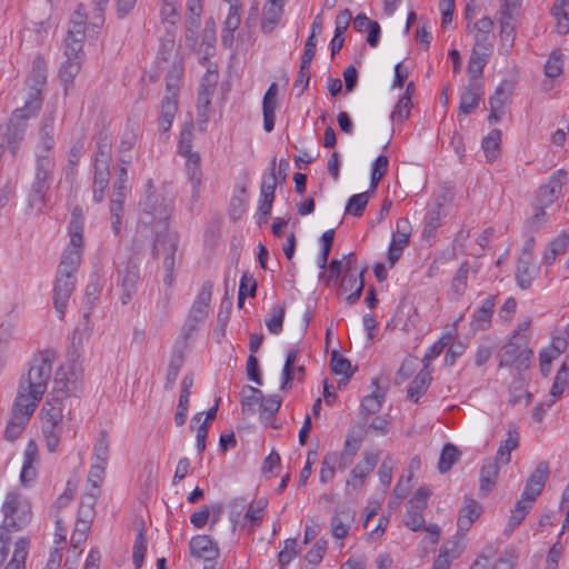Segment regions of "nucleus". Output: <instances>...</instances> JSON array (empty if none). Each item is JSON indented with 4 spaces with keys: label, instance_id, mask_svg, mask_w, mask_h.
Segmentation results:
<instances>
[{
    "label": "nucleus",
    "instance_id": "obj_28",
    "mask_svg": "<svg viewBox=\"0 0 569 569\" xmlns=\"http://www.w3.org/2000/svg\"><path fill=\"white\" fill-rule=\"evenodd\" d=\"M212 289H213L212 282L206 281L202 283V286L196 297V300L193 301V303L189 310V313H191V315L196 316V318L198 317V319H202L204 321V319L209 315V310H210Z\"/></svg>",
    "mask_w": 569,
    "mask_h": 569
},
{
    "label": "nucleus",
    "instance_id": "obj_42",
    "mask_svg": "<svg viewBox=\"0 0 569 569\" xmlns=\"http://www.w3.org/2000/svg\"><path fill=\"white\" fill-rule=\"evenodd\" d=\"M569 381V359H567L558 370L553 385L550 390L551 399L547 403L550 407L558 398L561 397Z\"/></svg>",
    "mask_w": 569,
    "mask_h": 569
},
{
    "label": "nucleus",
    "instance_id": "obj_60",
    "mask_svg": "<svg viewBox=\"0 0 569 569\" xmlns=\"http://www.w3.org/2000/svg\"><path fill=\"white\" fill-rule=\"evenodd\" d=\"M283 318L284 305L279 303L272 307L269 317L266 319L268 330L273 335L280 333L282 330Z\"/></svg>",
    "mask_w": 569,
    "mask_h": 569
},
{
    "label": "nucleus",
    "instance_id": "obj_33",
    "mask_svg": "<svg viewBox=\"0 0 569 569\" xmlns=\"http://www.w3.org/2000/svg\"><path fill=\"white\" fill-rule=\"evenodd\" d=\"M183 67L181 61H174L166 74V94L163 99L177 101L181 86Z\"/></svg>",
    "mask_w": 569,
    "mask_h": 569
},
{
    "label": "nucleus",
    "instance_id": "obj_50",
    "mask_svg": "<svg viewBox=\"0 0 569 569\" xmlns=\"http://www.w3.org/2000/svg\"><path fill=\"white\" fill-rule=\"evenodd\" d=\"M50 180L34 177L29 196L30 206L42 210L46 204V194Z\"/></svg>",
    "mask_w": 569,
    "mask_h": 569
},
{
    "label": "nucleus",
    "instance_id": "obj_15",
    "mask_svg": "<svg viewBox=\"0 0 569 569\" xmlns=\"http://www.w3.org/2000/svg\"><path fill=\"white\" fill-rule=\"evenodd\" d=\"M203 0H187L186 3V39L196 42L198 39V30L201 24L202 4Z\"/></svg>",
    "mask_w": 569,
    "mask_h": 569
},
{
    "label": "nucleus",
    "instance_id": "obj_49",
    "mask_svg": "<svg viewBox=\"0 0 569 569\" xmlns=\"http://www.w3.org/2000/svg\"><path fill=\"white\" fill-rule=\"evenodd\" d=\"M552 14L557 21V30L561 34L569 32V0H556Z\"/></svg>",
    "mask_w": 569,
    "mask_h": 569
},
{
    "label": "nucleus",
    "instance_id": "obj_3",
    "mask_svg": "<svg viewBox=\"0 0 569 569\" xmlns=\"http://www.w3.org/2000/svg\"><path fill=\"white\" fill-rule=\"evenodd\" d=\"M84 214L80 207H74L68 227L69 242L62 253L59 273L74 276L81 263L83 252Z\"/></svg>",
    "mask_w": 569,
    "mask_h": 569
},
{
    "label": "nucleus",
    "instance_id": "obj_47",
    "mask_svg": "<svg viewBox=\"0 0 569 569\" xmlns=\"http://www.w3.org/2000/svg\"><path fill=\"white\" fill-rule=\"evenodd\" d=\"M194 139V128L192 122H188L183 126L179 142H178V153L183 157L198 156V152L192 150V143Z\"/></svg>",
    "mask_w": 569,
    "mask_h": 569
},
{
    "label": "nucleus",
    "instance_id": "obj_46",
    "mask_svg": "<svg viewBox=\"0 0 569 569\" xmlns=\"http://www.w3.org/2000/svg\"><path fill=\"white\" fill-rule=\"evenodd\" d=\"M431 380V373L429 369L421 370L415 379L411 381L408 388V398L411 401L417 402L421 395H423Z\"/></svg>",
    "mask_w": 569,
    "mask_h": 569
},
{
    "label": "nucleus",
    "instance_id": "obj_57",
    "mask_svg": "<svg viewBox=\"0 0 569 569\" xmlns=\"http://www.w3.org/2000/svg\"><path fill=\"white\" fill-rule=\"evenodd\" d=\"M481 92L475 87H468L460 97L459 111L462 114H468L473 110L480 100Z\"/></svg>",
    "mask_w": 569,
    "mask_h": 569
},
{
    "label": "nucleus",
    "instance_id": "obj_39",
    "mask_svg": "<svg viewBox=\"0 0 569 569\" xmlns=\"http://www.w3.org/2000/svg\"><path fill=\"white\" fill-rule=\"evenodd\" d=\"M178 110V101L170 99H162L161 101V114L158 122V128L161 136H164L167 140V133L170 130L173 119Z\"/></svg>",
    "mask_w": 569,
    "mask_h": 569
},
{
    "label": "nucleus",
    "instance_id": "obj_38",
    "mask_svg": "<svg viewBox=\"0 0 569 569\" xmlns=\"http://www.w3.org/2000/svg\"><path fill=\"white\" fill-rule=\"evenodd\" d=\"M180 0H161L160 19L163 24H168L167 29L174 30L180 21Z\"/></svg>",
    "mask_w": 569,
    "mask_h": 569
},
{
    "label": "nucleus",
    "instance_id": "obj_34",
    "mask_svg": "<svg viewBox=\"0 0 569 569\" xmlns=\"http://www.w3.org/2000/svg\"><path fill=\"white\" fill-rule=\"evenodd\" d=\"M158 61L159 63L161 61L171 62V64H173L174 61H181L176 48L174 30L167 29L166 34L162 37L158 51Z\"/></svg>",
    "mask_w": 569,
    "mask_h": 569
},
{
    "label": "nucleus",
    "instance_id": "obj_61",
    "mask_svg": "<svg viewBox=\"0 0 569 569\" xmlns=\"http://www.w3.org/2000/svg\"><path fill=\"white\" fill-rule=\"evenodd\" d=\"M369 201V192L353 194L348 200L346 213L361 217Z\"/></svg>",
    "mask_w": 569,
    "mask_h": 569
},
{
    "label": "nucleus",
    "instance_id": "obj_22",
    "mask_svg": "<svg viewBox=\"0 0 569 569\" xmlns=\"http://www.w3.org/2000/svg\"><path fill=\"white\" fill-rule=\"evenodd\" d=\"M57 110L52 109L48 114L44 116L41 127L39 130V142L36 147V151H43L44 153L52 152L56 144L54 140V121Z\"/></svg>",
    "mask_w": 569,
    "mask_h": 569
},
{
    "label": "nucleus",
    "instance_id": "obj_45",
    "mask_svg": "<svg viewBox=\"0 0 569 569\" xmlns=\"http://www.w3.org/2000/svg\"><path fill=\"white\" fill-rule=\"evenodd\" d=\"M366 433V429L361 426L350 429L341 452L346 453L347 456L355 457L365 440Z\"/></svg>",
    "mask_w": 569,
    "mask_h": 569
},
{
    "label": "nucleus",
    "instance_id": "obj_63",
    "mask_svg": "<svg viewBox=\"0 0 569 569\" xmlns=\"http://www.w3.org/2000/svg\"><path fill=\"white\" fill-rule=\"evenodd\" d=\"M338 456L336 452H329L325 456L321 462L319 479L322 483L331 481L336 473Z\"/></svg>",
    "mask_w": 569,
    "mask_h": 569
},
{
    "label": "nucleus",
    "instance_id": "obj_26",
    "mask_svg": "<svg viewBox=\"0 0 569 569\" xmlns=\"http://www.w3.org/2000/svg\"><path fill=\"white\" fill-rule=\"evenodd\" d=\"M495 309V297H487L481 307L472 315L470 328L473 332L487 330L491 325V318Z\"/></svg>",
    "mask_w": 569,
    "mask_h": 569
},
{
    "label": "nucleus",
    "instance_id": "obj_58",
    "mask_svg": "<svg viewBox=\"0 0 569 569\" xmlns=\"http://www.w3.org/2000/svg\"><path fill=\"white\" fill-rule=\"evenodd\" d=\"M109 460V439L106 431H101L93 447L92 462L107 465Z\"/></svg>",
    "mask_w": 569,
    "mask_h": 569
},
{
    "label": "nucleus",
    "instance_id": "obj_13",
    "mask_svg": "<svg viewBox=\"0 0 569 569\" xmlns=\"http://www.w3.org/2000/svg\"><path fill=\"white\" fill-rule=\"evenodd\" d=\"M74 276L57 272V278L53 287V305L60 319H62L66 313L69 299L74 289Z\"/></svg>",
    "mask_w": 569,
    "mask_h": 569
},
{
    "label": "nucleus",
    "instance_id": "obj_2",
    "mask_svg": "<svg viewBox=\"0 0 569 569\" xmlns=\"http://www.w3.org/2000/svg\"><path fill=\"white\" fill-rule=\"evenodd\" d=\"M52 357L48 353L36 356L28 372L21 377L17 397H22L28 406L37 408L52 375Z\"/></svg>",
    "mask_w": 569,
    "mask_h": 569
},
{
    "label": "nucleus",
    "instance_id": "obj_54",
    "mask_svg": "<svg viewBox=\"0 0 569 569\" xmlns=\"http://www.w3.org/2000/svg\"><path fill=\"white\" fill-rule=\"evenodd\" d=\"M513 84L511 81H502L496 88L495 93L489 99L490 109L505 110V106L509 96L511 94Z\"/></svg>",
    "mask_w": 569,
    "mask_h": 569
},
{
    "label": "nucleus",
    "instance_id": "obj_21",
    "mask_svg": "<svg viewBox=\"0 0 569 569\" xmlns=\"http://www.w3.org/2000/svg\"><path fill=\"white\" fill-rule=\"evenodd\" d=\"M139 280V268L136 264L128 263L126 268L119 272V283L122 289L121 302L123 305H127L137 292Z\"/></svg>",
    "mask_w": 569,
    "mask_h": 569
},
{
    "label": "nucleus",
    "instance_id": "obj_25",
    "mask_svg": "<svg viewBox=\"0 0 569 569\" xmlns=\"http://www.w3.org/2000/svg\"><path fill=\"white\" fill-rule=\"evenodd\" d=\"M278 84L272 82L264 93L262 100L263 129L271 132L274 128V112L278 106Z\"/></svg>",
    "mask_w": 569,
    "mask_h": 569
},
{
    "label": "nucleus",
    "instance_id": "obj_11",
    "mask_svg": "<svg viewBox=\"0 0 569 569\" xmlns=\"http://www.w3.org/2000/svg\"><path fill=\"white\" fill-rule=\"evenodd\" d=\"M24 401L26 400L22 397H17L14 400L12 415L4 431V437L8 440L13 441L21 435L26 425L30 420V417L36 410L24 403Z\"/></svg>",
    "mask_w": 569,
    "mask_h": 569
},
{
    "label": "nucleus",
    "instance_id": "obj_37",
    "mask_svg": "<svg viewBox=\"0 0 569 569\" xmlns=\"http://www.w3.org/2000/svg\"><path fill=\"white\" fill-rule=\"evenodd\" d=\"M481 513V506L475 500H468L466 506L460 510L457 526L458 530L466 532L472 523L479 518Z\"/></svg>",
    "mask_w": 569,
    "mask_h": 569
},
{
    "label": "nucleus",
    "instance_id": "obj_56",
    "mask_svg": "<svg viewBox=\"0 0 569 569\" xmlns=\"http://www.w3.org/2000/svg\"><path fill=\"white\" fill-rule=\"evenodd\" d=\"M487 58L488 52L486 48H483L482 51H479L477 48L472 49L468 62V71L472 78L476 79L482 74L483 68L487 63Z\"/></svg>",
    "mask_w": 569,
    "mask_h": 569
},
{
    "label": "nucleus",
    "instance_id": "obj_18",
    "mask_svg": "<svg viewBox=\"0 0 569 569\" xmlns=\"http://www.w3.org/2000/svg\"><path fill=\"white\" fill-rule=\"evenodd\" d=\"M190 552L193 557L203 559L204 561H213L219 557V548L217 543L207 535L193 537L189 543Z\"/></svg>",
    "mask_w": 569,
    "mask_h": 569
},
{
    "label": "nucleus",
    "instance_id": "obj_6",
    "mask_svg": "<svg viewBox=\"0 0 569 569\" xmlns=\"http://www.w3.org/2000/svg\"><path fill=\"white\" fill-rule=\"evenodd\" d=\"M3 511V531L10 529L19 530L26 527L31 520V506L17 492H10L7 495L6 500L2 505Z\"/></svg>",
    "mask_w": 569,
    "mask_h": 569
},
{
    "label": "nucleus",
    "instance_id": "obj_27",
    "mask_svg": "<svg viewBox=\"0 0 569 569\" xmlns=\"http://www.w3.org/2000/svg\"><path fill=\"white\" fill-rule=\"evenodd\" d=\"M217 83V73L210 70L203 77L202 83L198 92V113L206 117L211 104V96L214 92Z\"/></svg>",
    "mask_w": 569,
    "mask_h": 569
},
{
    "label": "nucleus",
    "instance_id": "obj_51",
    "mask_svg": "<svg viewBox=\"0 0 569 569\" xmlns=\"http://www.w3.org/2000/svg\"><path fill=\"white\" fill-rule=\"evenodd\" d=\"M262 396L258 388L244 386L241 391L242 410L248 413L256 412L260 401H262Z\"/></svg>",
    "mask_w": 569,
    "mask_h": 569
},
{
    "label": "nucleus",
    "instance_id": "obj_52",
    "mask_svg": "<svg viewBox=\"0 0 569 569\" xmlns=\"http://www.w3.org/2000/svg\"><path fill=\"white\" fill-rule=\"evenodd\" d=\"M501 142V131L499 129L491 130L482 140V149L488 161H493L499 156Z\"/></svg>",
    "mask_w": 569,
    "mask_h": 569
},
{
    "label": "nucleus",
    "instance_id": "obj_10",
    "mask_svg": "<svg viewBox=\"0 0 569 569\" xmlns=\"http://www.w3.org/2000/svg\"><path fill=\"white\" fill-rule=\"evenodd\" d=\"M178 247V238L176 234H169L167 239L157 237L154 242V251L163 254V281L167 287H171L174 282L176 251Z\"/></svg>",
    "mask_w": 569,
    "mask_h": 569
},
{
    "label": "nucleus",
    "instance_id": "obj_55",
    "mask_svg": "<svg viewBox=\"0 0 569 569\" xmlns=\"http://www.w3.org/2000/svg\"><path fill=\"white\" fill-rule=\"evenodd\" d=\"M281 402L282 399L278 395L262 396V401H260L257 409L260 413V418L264 420L271 419L278 412Z\"/></svg>",
    "mask_w": 569,
    "mask_h": 569
},
{
    "label": "nucleus",
    "instance_id": "obj_29",
    "mask_svg": "<svg viewBox=\"0 0 569 569\" xmlns=\"http://www.w3.org/2000/svg\"><path fill=\"white\" fill-rule=\"evenodd\" d=\"M519 432L515 426H509L507 438L502 441L497 450L495 462L499 466H505L510 462L511 452L519 446Z\"/></svg>",
    "mask_w": 569,
    "mask_h": 569
},
{
    "label": "nucleus",
    "instance_id": "obj_59",
    "mask_svg": "<svg viewBox=\"0 0 569 569\" xmlns=\"http://www.w3.org/2000/svg\"><path fill=\"white\" fill-rule=\"evenodd\" d=\"M458 459H459L458 449L451 443L445 445V447L442 448L440 458H439V463H438L439 471L441 473L447 472L458 461Z\"/></svg>",
    "mask_w": 569,
    "mask_h": 569
},
{
    "label": "nucleus",
    "instance_id": "obj_41",
    "mask_svg": "<svg viewBox=\"0 0 569 569\" xmlns=\"http://www.w3.org/2000/svg\"><path fill=\"white\" fill-rule=\"evenodd\" d=\"M283 13V4L278 2H270L266 6L261 28L263 32L270 33L273 31Z\"/></svg>",
    "mask_w": 569,
    "mask_h": 569
},
{
    "label": "nucleus",
    "instance_id": "obj_44",
    "mask_svg": "<svg viewBox=\"0 0 569 569\" xmlns=\"http://www.w3.org/2000/svg\"><path fill=\"white\" fill-rule=\"evenodd\" d=\"M41 431L47 449L50 452H54L59 447L63 433V425L41 422Z\"/></svg>",
    "mask_w": 569,
    "mask_h": 569
},
{
    "label": "nucleus",
    "instance_id": "obj_36",
    "mask_svg": "<svg viewBox=\"0 0 569 569\" xmlns=\"http://www.w3.org/2000/svg\"><path fill=\"white\" fill-rule=\"evenodd\" d=\"M568 246L569 233L563 231L548 244L542 257V262L548 266L552 264L559 254L566 253Z\"/></svg>",
    "mask_w": 569,
    "mask_h": 569
},
{
    "label": "nucleus",
    "instance_id": "obj_40",
    "mask_svg": "<svg viewBox=\"0 0 569 569\" xmlns=\"http://www.w3.org/2000/svg\"><path fill=\"white\" fill-rule=\"evenodd\" d=\"M372 385L375 386V390L361 401V412L365 415H375L380 411L385 400V392L379 387L378 380L375 379Z\"/></svg>",
    "mask_w": 569,
    "mask_h": 569
},
{
    "label": "nucleus",
    "instance_id": "obj_9",
    "mask_svg": "<svg viewBox=\"0 0 569 569\" xmlns=\"http://www.w3.org/2000/svg\"><path fill=\"white\" fill-rule=\"evenodd\" d=\"M343 259L346 260V273L341 279L339 290L341 293L351 291V293L347 296V300L350 305H353L359 300L363 290V270L356 268L353 253L345 256Z\"/></svg>",
    "mask_w": 569,
    "mask_h": 569
},
{
    "label": "nucleus",
    "instance_id": "obj_43",
    "mask_svg": "<svg viewBox=\"0 0 569 569\" xmlns=\"http://www.w3.org/2000/svg\"><path fill=\"white\" fill-rule=\"evenodd\" d=\"M500 467L501 466L495 461H488L482 466L480 472V491L483 495H488L493 489Z\"/></svg>",
    "mask_w": 569,
    "mask_h": 569
},
{
    "label": "nucleus",
    "instance_id": "obj_53",
    "mask_svg": "<svg viewBox=\"0 0 569 569\" xmlns=\"http://www.w3.org/2000/svg\"><path fill=\"white\" fill-rule=\"evenodd\" d=\"M29 551V541L21 538L16 541L10 561L4 569H26L24 562Z\"/></svg>",
    "mask_w": 569,
    "mask_h": 569
},
{
    "label": "nucleus",
    "instance_id": "obj_30",
    "mask_svg": "<svg viewBox=\"0 0 569 569\" xmlns=\"http://www.w3.org/2000/svg\"><path fill=\"white\" fill-rule=\"evenodd\" d=\"M184 159L186 173L192 187V199L197 201L199 199V192L202 182L200 154L190 156Z\"/></svg>",
    "mask_w": 569,
    "mask_h": 569
},
{
    "label": "nucleus",
    "instance_id": "obj_31",
    "mask_svg": "<svg viewBox=\"0 0 569 569\" xmlns=\"http://www.w3.org/2000/svg\"><path fill=\"white\" fill-rule=\"evenodd\" d=\"M298 356L299 351L296 349H292L287 353V358L282 369V381L280 387L282 390H286L295 378L301 380L305 375L303 366L295 367Z\"/></svg>",
    "mask_w": 569,
    "mask_h": 569
},
{
    "label": "nucleus",
    "instance_id": "obj_32",
    "mask_svg": "<svg viewBox=\"0 0 569 569\" xmlns=\"http://www.w3.org/2000/svg\"><path fill=\"white\" fill-rule=\"evenodd\" d=\"M537 273V268L532 262V258L530 253H523V256L519 259L516 272V280L518 286L521 289H527L530 287L532 280L535 279Z\"/></svg>",
    "mask_w": 569,
    "mask_h": 569
},
{
    "label": "nucleus",
    "instance_id": "obj_5",
    "mask_svg": "<svg viewBox=\"0 0 569 569\" xmlns=\"http://www.w3.org/2000/svg\"><path fill=\"white\" fill-rule=\"evenodd\" d=\"M83 390V369L76 361L62 363L56 371L53 378L52 396L68 401L70 398H78Z\"/></svg>",
    "mask_w": 569,
    "mask_h": 569
},
{
    "label": "nucleus",
    "instance_id": "obj_62",
    "mask_svg": "<svg viewBox=\"0 0 569 569\" xmlns=\"http://www.w3.org/2000/svg\"><path fill=\"white\" fill-rule=\"evenodd\" d=\"M276 160L271 161V168L268 174L263 176L260 187V198H272L274 199V191L277 187L276 177Z\"/></svg>",
    "mask_w": 569,
    "mask_h": 569
},
{
    "label": "nucleus",
    "instance_id": "obj_64",
    "mask_svg": "<svg viewBox=\"0 0 569 569\" xmlns=\"http://www.w3.org/2000/svg\"><path fill=\"white\" fill-rule=\"evenodd\" d=\"M388 164H389L388 158L383 154L379 156L372 163L371 179H370V188L372 190H375L378 187L380 180L387 173Z\"/></svg>",
    "mask_w": 569,
    "mask_h": 569
},
{
    "label": "nucleus",
    "instance_id": "obj_14",
    "mask_svg": "<svg viewBox=\"0 0 569 569\" xmlns=\"http://www.w3.org/2000/svg\"><path fill=\"white\" fill-rule=\"evenodd\" d=\"M410 223L407 218L397 221V231L393 233L388 251V260L392 267L401 257L403 249L409 243Z\"/></svg>",
    "mask_w": 569,
    "mask_h": 569
},
{
    "label": "nucleus",
    "instance_id": "obj_8",
    "mask_svg": "<svg viewBox=\"0 0 569 569\" xmlns=\"http://www.w3.org/2000/svg\"><path fill=\"white\" fill-rule=\"evenodd\" d=\"M36 114H31L27 106L14 110L10 121L0 128V139L16 154L27 131V120Z\"/></svg>",
    "mask_w": 569,
    "mask_h": 569
},
{
    "label": "nucleus",
    "instance_id": "obj_1",
    "mask_svg": "<svg viewBox=\"0 0 569 569\" xmlns=\"http://www.w3.org/2000/svg\"><path fill=\"white\" fill-rule=\"evenodd\" d=\"M86 37V13L82 6L73 12L70 19V27L66 38L64 54L66 61L61 64L59 77L64 86L66 92L73 84L74 78L79 74L84 53L82 51Z\"/></svg>",
    "mask_w": 569,
    "mask_h": 569
},
{
    "label": "nucleus",
    "instance_id": "obj_4",
    "mask_svg": "<svg viewBox=\"0 0 569 569\" xmlns=\"http://www.w3.org/2000/svg\"><path fill=\"white\" fill-rule=\"evenodd\" d=\"M549 475V465L546 461L538 463L526 482L521 499L517 501L508 521V529L515 530L526 518L532 503L542 492Z\"/></svg>",
    "mask_w": 569,
    "mask_h": 569
},
{
    "label": "nucleus",
    "instance_id": "obj_48",
    "mask_svg": "<svg viewBox=\"0 0 569 569\" xmlns=\"http://www.w3.org/2000/svg\"><path fill=\"white\" fill-rule=\"evenodd\" d=\"M54 159L52 152L44 153L43 151H36V176L50 180L54 170Z\"/></svg>",
    "mask_w": 569,
    "mask_h": 569
},
{
    "label": "nucleus",
    "instance_id": "obj_23",
    "mask_svg": "<svg viewBox=\"0 0 569 569\" xmlns=\"http://www.w3.org/2000/svg\"><path fill=\"white\" fill-rule=\"evenodd\" d=\"M567 173L563 170L556 171L548 183L541 186L538 190V199L542 206L552 204L565 183Z\"/></svg>",
    "mask_w": 569,
    "mask_h": 569
},
{
    "label": "nucleus",
    "instance_id": "obj_20",
    "mask_svg": "<svg viewBox=\"0 0 569 569\" xmlns=\"http://www.w3.org/2000/svg\"><path fill=\"white\" fill-rule=\"evenodd\" d=\"M465 545L459 539L446 541L433 561L432 569H449L452 561L458 559L463 552Z\"/></svg>",
    "mask_w": 569,
    "mask_h": 569
},
{
    "label": "nucleus",
    "instance_id": "obj_35",
    "mask_svg": "<svg viewBox=\"0 0 569 569\" xmlns=\"http://www.w3.org/2000/svg\"><path fill=\"white\" fill-rule=\"evenodd\" d=\"M353 515L347 510H337L331 518V532L337 539H345L348 536Z\"/></svg>",
    "mask_w": 569,
    "mask_h": 569
},
{
    "label": "nucleus",
    "instance_id": "obj_17",
    "mask_svg": "<svg viewBox=\"0 0 569 569\" xmlns=\"http://www.w3.org/2000/svg\"><path fill=\"white\" fill-rule=\"evenodd\" d=\"M66 406L67 400L49 393L40 412L41 422L63 425Z\"/></svg>",
    "mask_w": 569,
    "mask_h": 569
},
{
    "label": "nucleus",
    "instance_id": "obj_19",
    "mask_svg": "<svg viewBox=\"0 0 569 569\" xmlns=\"http://www.w3.org/2000/svg\"><path fill=\"white\" fill-rule=\"evenodd\" d=\"M378 462V457L375 453L366 452L363 460L358 462L350 472L347 486H351L355 490H359L365 482L368 475L372 472Z\"/></svg>",
    "mask_w": 569,
    "mask_h": 569
},
{
    "label": "nucleus",
    "instance_id": "obj_7",
    "mask_svg": "<svg viewBox=\"0 0 569 569\" xmlns=\"http://www.w3.org/2000/svg\"><path fill=\"white\" fill-rule=\"evenodd\" d=\"M142 213L140 221L146 226H152L156 232L167 229V221L172 211L170 201H166L159 194L149 193L141 201Z\"/></svg>",
    "mask_w": 569,
    "mask_h": 569
},
{
    "label": "nucleus",
    "instance_id": "obj_24",
    "mask_svg": "<svg viewBox=\"0 0 569 569\" xmlns=\"http://www.w3.org/2000/svg\"><path fill=\"white\" fill-rule=\"evenodd\" d=\"M228 16L223 22V29L221 32V42L230 48L234 40V32L239 28L241 22L240 16V3L239 1L229 3Z\"/></svg>",
    "mask_w": 569,
    "mask_h": 569
},
{
    "label": "nucleus",
    "instance_id": "obj_12",
    "mask_svg": "<svg viewBox=\"0 0 569 569\" xmlns=\"http://www.w3.org/2000/svg\"><path fill=\"white\" fill-rule=\"evenodd\" d=\"M533 352L526 345L509 341L501 349L500 366H515L519 371L529 368Z\"/></svg>",
    "mask_w": 569,
    "mask_h": 569
},
{
    "label": "nucleus",
    "instance_id": "obj_16",
    "mask_svg": "<svg viewBox=\"0 0 569 569\" xmlns=\"http://www.w3.org/2000/svg\"><path fill=\"white\" fill-rule=\"evenodd\" d=\"M47 82V73L31 71L27 80L28 99L24 102L31 114H37L41 107V91Z\"/></svg>",
    "mask_w": 569,
    "mask_h": 569
}]
</instances>
